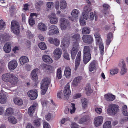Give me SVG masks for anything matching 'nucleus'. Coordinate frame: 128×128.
<instances>
[{"label":"nucleus","mask_w":128,"mask_h":128,"mask_svg":"<svg viewBox=\"0 0 128 128\" xmlns=\"http://www.w3.org/2000/svg\"><path fill=\"white\" fill-rule=\"evenodd\" d=\"M72 38L75 40L72 41V46L71 52L72 58L74 60L75 58L79 48V43L80 39V36L79 34H76L72 36Z\"/></svg>","instance_id":"nucleus-1"},{"label":"nucleus","mask_w":128,"mask_h":128,"mask_svg":"<svg viewBox=\"0 0 128 128\" xmlns=\"http://www.w3.org/2000/svg\"><path fill=\"white\" fill-rule=\"evenodd\" d=\"M91 53L90 47L88 46H85L84 49V64H87L90 60Z\"/></svg>","instance_id":"nucleus-2"},{"label":"nucleus","mask_w":128,"mask_h":128,"mask_svg":"<svg viewBox=\"0 0 128 128\" xmlns=\"http://www.w3.org/2000/svg\"><path fill=\"white\" fill-rule=\"evenodd\" d=\"M50 78L46 77L42 79L41 81L42 85L41 88L42 90L41 94L43 95L44 94L48 87V85L50 82Z\"/></svg>","instance_id":"nucleus-3"},{"label":"nucleus","mask_w":128,"mask_h":128,"mask_svg":"<svg viewBox=\"0 0 128 128\" xmlns=\"http://www.w3.org/2000/svg\"><path fill=\"white\" fill-rule=\"evenodd\" d=\"M94 36L96 40V44L99 45L100 54L102 55L104 52V48L103 43L100 37V35L99 33L97 32L94 34Z\"/></svg>","instance_id":"nucleus-4"},{"label":"nucleus","mask_w":128,"mask_h":128,"mask_svg":"<svg viewBox=\"0 0 128 128\" xmlns=\"http://www.w3.org/2000/svg\"><path fill=\"white\" fill-rule=\"evenodd\" d=\"M119 110V106L117 104H111L108 106L107 111L110 114L115 115L117 113Z\"/></svg>","instance_id":"nucleus-5"},{"label":"nucleus","mask_w":128,"mask_h":128,"mask_svg":"<svg viewBox=\"0 0 128 128\" xmlns=\"http://www.w3.org/2000/svg\"><path fill=\"white\" fill-rule=\"evenodd\" d=\"M12 30L14 33L18 34L20 32V28L18 22L15 20H13L11 22Z\"/></svg>","instance_id":"nucleus-6"},{"label":"nucleus","mask_w":128,"mask_h":128,"mask_svg":"<svg viewBox=\"0 0 128 128\" xmlns=\"http://www.w3.org/2000/svg\"><path fill=\"white\" fill-rule=\"evenodd\" d=\"M60 27L62 30L66 28L69 29L70 27V24L68 20L64 18H61L60 20Z\"/></svg>","instance_id":"nucleus-7"},{"label":"nucleus","mask_w":128,"mask_h":128,"mask_svg":"<svg viewBox=\"0 0 128 128\" xmlns=\"http://www.w3.org/2000/svg\"><path fill=\"white\" fill-rule=\"evenodd\" d=\"M63 92L64 93V99L68 100L71 93L69 83H67L65 86Z\"/></svg>","instance_id":"nucleus-8"},{"label":"nucleus","mask_w":128,"mask_h":128,"mask_svg":"<svg viewBox=\"0 0 128 128\" xmlns=\"http://www.w3.org/2000/svg\"><path fill=\"white\" fill-rule=\"evenodd\" d=\"M83 42L89 44H92L93 41L92 37L90 35H83L82 37Z\"/></svg>","instance_id":"nucleus-9"},{"label":"nucleus","mask_w":128,"mask_h":128,"mask_svg":"<svg viewBox=\"0 0 128 128\" xmlns=\"http://www.w3.org/2000/svg\"><path fill=\"white\" fill-rule=\"evenodd\" d=\"M49 29L48 34L50 35L56 34L59 32L57 27L54 25H52L49 28Z\"/></svg>","instance_id":"nucleus-10"},{"label":"nucleus","mask_w":128,"mask_h":128,"mask_svg":"<svg viewBox=\"0 0 128 128\" xmlns=\"http://www.w3.org/2000/svg\"><path fill=\"white\" fill-rule=\"evenodd\" d=\"M14 76V75L9 73L4 74L2 76V80L4 82H9L12 77Z\"/></svg>","instance_id":"nucleus-11"},{"label":"nucleus","mask_w":128,"mask_h":128,"mask_svg":"<svg viewBox=\"0 0 128 128\" xmlns=\"http://www.w3.org/2000/svg\"><path fill=\"white\" fill-rule=\"evenodd\" d=\"M91 9L88 6H85L84 7V10L82 12V15L83 18L85 19H88L90 13L89 12Z\"/></svg>","instance_id":"nucleus-12"},{"label":"nucleus","mask_w":128,"mask_h":128,"mask_svg":"<svg viewBox=\"0 0 128 128\" xmlns=\"http://www.w3.org/2000/svg\"><path fill=\"white\" fill-rule=\"evenodd\" d=\"M103 118L102 116H98L95 117L94 119V124L96 126H100L102 124Z\"/></svg>","instance_id":"nucleus-13"},{"label":"nucleus","mask_w":128,"mask_h":128,"mask_svg":"<svg viewBox=\"0 0 128 128\" xmlns=\"http://www.w3.org/2000/svg\"><path fill=\"white\" fill-rule=\"evenodd\" d=\"M18 66L17 62L15 60L11 61L8 64V68L10 70H14Z\"/></svg>","instance_id":"nucleus-14"},{"label":"nucleus","mask_w":128,"mask_h":128,"mask_svg":"<svg viewBox=\"0 0 128 128\" xmlns=\"http://www.w3.org/2000/svg\"><path fill=\"white\" fill-rule=\"evenodd\" d=\"M37 91L36 90L34 91L31 90L28 92V94L31 100H34L36 99L38 96Z\"/></svg>","instance_id":"nucleus-15"},{"label":"nucleus","mask_w":128,"mask_h":128,"mask_svg":"<svg viewBox=\"0 0 128 128\" xmlns=\"http://www.w3.org/2000/svg\"><path fill=\"white\" fill-rule=\"evenodd\" d=\"M98 65V63L96 60H94L92 61L89 66L88 68L89 71L92 72L95 70Z\"/></svg>","instance_id":"nucleus-16"},{"label":"nucleus","mask_w":128,"mask_h":128,"mask_svg":"<svg viewBox=\"0 0 128 128\" xmlns=\"http://www.w3.org/2000/svg\"><path fill=\"white\" fill-rule=\"evenodd\" d=\"M7 98L4 92L2 91L0 92V103L3 104L5 103L7 101Z\"/></svg>","instance_id":"nucleus-17"},{"label":"nucleus","mask_w":128,"mask_h":128,"mask_svg":"<svg viewBox=\"0 0 128 128\" xmlns=\"http://www.w3.org/2000/svg\"><path fill=\"white\" fill-rule=\"evenodd\" d=\"M38 104L36 103H34L32 105L28 108V112L30 115H31L34 112L36 107L38 105Z\"/></svg>","instance_id":"nucleus-18"},{"label":"nucleus","mask_w":128,"mask_h":128,"mask_svg":"<svg viewBox=\"0 0 128 128\" xmlns=\"http://www.w3.org/2000/svg\"><path fill=\"white\" fill-rule=\"evenodd\" d=\"M71 106L70 108H67L65 109L64 112L66 114H68L70 110V113L72 114L76 110L75 104L73 103H71Z\"/></svg>","instance_id":"nucleus-19"},{"label":"nucleus","mask_w":128,"mask_h":128,"mask_svg":"<svg viewBox=\"0 0 128 128\" xmlns=\"http://www.w3.org/2000/svg\"><path fill=\"white\" fill-rule=\"evenodd\" d=\"M54 54L56 59H59L60 57L62 54L61 50L59 48H56L54 51Z\"/></svg>","instance_id":"nucleus-20"},{"label":"nucleus","mask_w":128,"mask_h":128,"mask_svg":"<svg viewBox=\"0 0 128 128\" xmlns=\"http://www.w3.org/2000/svg\"><path fill=\"white\" fill-rule=\"evenodd\" d=\"M11 44L10 43H6L4 46V49L5 52L6 53H9L11 50Z\"/></svg>","instance_id":"nucleus-21"},{"label":"nucleus","mask_w":128,"mask_h":128,"mask_svg":"<svg viewBox=\"0 0 128 128\" xmlns=\"http://www.w3.org/2000/svg\"><path fill=\"white\" fill-rule=\"evenodd\" d=\"M122 64V67L120 73L121 74L123 75L127 71V69L126 68V66L124 61L123 60L118 65L120 66H121Z\"/></svg>","instance_id":"nucleus-22"},{"label":"nucleus","mask_w":128,"mask_h":128,"mask_svg":"<svg viewBox=\"0 0 128 128\" xmlns=\"http://www.w3.org/2000/svg\"><path fill=\"white\" fill-rule=\"evenodd\" d=\"M48 41L50 44H53L56 46H58L60 44V41L56 38H50Z\"/></svg>","instance_id":"nucleus-23"},{"label":"nucleus","mask_w":128,"mask_h":128,"mask_svg":"<svg viewBox=\"0 0 128 128\" xmlns=\"http://www.w3.org/2000/svg\"><path fill=\"white\" fill-rule=\"evenodd\" d=\"M20 63L22 65H24L26 62H28L29 60L27 57L26 56H21L20 58Z\"/></svg>","instance_id":"nucleus-24"},{"label":"nucleus","mask_w":128,"mask_h":128,"mask_svg":"<svg viewBox=\"0 0 128 128\" xmlns=\"http://www.w3.org/2000/svg\"><path fill=\"white\" fill-rule=\"evenodd\" d=\"M82 79V78L80 76H78L76 77L74 79L72 83V86L74 87L77 86L78 83L80 82Z\"/></svg>","instance_id":"nucleus-25"},{"label":"nucleus","mask_w":128,"mask_h":128,"mask_svg":"<svg viewBox=\"0 0 128 128\" xmlns=\"http://www.w3.org/2000/svg\"><path fill=\"white\" fill-rule=\"evenodd\" d=\"M42 59L45 62L50 64L52 62V59L48 56L44 55L42 57Z\"/></svg>","instance_id":"nucleus-26"},{"label":"nucleus","mask_w":128,"mask_h":128,"mask_svg":"<svg viewBox=\"0 0 128 128\" xmlns=\"http://www.w3.org/2000/svg\"><path fill=\"white\" fill-rule=\"evenodd\" d=\"M14 113L13 109L11 108H7L6 110L5 115L6 116H10L12 115Z\"/></svg>","instance_id":"nucleus-27"},{"label":"nucleus","mask_w":128,"mask_h":128,"mask_svg":"<svg viewBox=\"0 0 128 128\" xmlns=\"http://www.w3.org/2000/svg\"><path fill=\"white\" fill-rule=\"evenodd\" d=\"M38 77L36 73V70H33L31 72V78L34 81L36 82L38 80Z\"/></svg>","instance_id":"nucleus-28"},{"label":"nucleus","mask_w":128,"mask_h":128,"mask_svg":"<svg viewBox=\"0 0 128 128\" xmlns=\"http://www.w3.org/2000/svg\"><path fill=\"white\" fill-rule=\"evenodd\" d=\"M44 4V2L42 0H39L35 4V8L37 10H40L41 6Z\"/></svg>","instance_id":"nucleus-29"},{"label":"nucleus","mask_w":128,"mask_h":128,"mask_svg":"<svg viewBox=\"0 0 128 128\" xmlns=\"http://www.w3.org/2000/svg\"><path fill=\"white\" fill-rule=\"evenodd\" d=\"M18 79L14 75V76L12 77L11 79L10 80L9 82L12 86L16 85L18 82Z\"/></svg>","instance_id":"nucleus-30"},{"label":"nucleus","mask_w":128,"mask_h":128,"mask_svg":"<svg viewBox=\"0 0 128 128\" xmlns=\"http://www.w3.org/2000/svg\"><path fill=\"white\" fill-rule=\"evenodd\" d=\"M38 28L40 30L44 31L46 30L47 27L44 24L42 23H40L38 24Z\"/></svg>","instance_id":"nucleus-31"},{"label":"nucleus","mask_w":128,"mask_h":128,"mask_svg":"<svg viewBox=\"0 0 128 128\" xmlns=\"http://www.w3.org/2000/svg\"><path fill=\"white\" fill-rule=\"evenodd\" d=\"M44 67L46 70L49 73H52L54 71V68L51 66L47 65H45L44 66Z\"/></svg>","instance_id":"nucleus-32"},{"label":"nucleus","mask_w":128,"mask_h":128,"mask_svg":"<svg viewBox=\"0 0 128 128\" xmlns=\"http://www.w3.org/2000/svg\"><path fill=\"white\" fill-rule=\"evenodd\" d=\"M71 70L69 67L66 68L64 70V74L67 78L69 77L71 75Z\"/></svg>","instance_id":"nucleus-33"},{"label":"nucleus","mask_w":128,"mask_h":128,"mask_svg":"<svg viewBox=\"0 0 128 128\" xmlns=\"http://www.w3.org/2000/svg\"><path fill=\"white\" fill-rule=\"evenodd\" d=\"M105 96L108 101H113L115 99L114 96L111 94H106Z\"/></svg>","instance_id":"nucleus-34"},{"label":"nucleus","mask_w":128,"mask_h":128,"mask_svg":"<svg viewBox=\"0 0 128 128\" xmlns=\"http://www.w3.org/2000/svg\"><path fill=\"white\" fill-rule=\"evenodd\" d=\"M34 124L35 126L39 127L41 125L42 123V120L40 118H38L34 121Z\"/></svg>","instance_id":"nucleus-35"},{"label":"nucleus","mask_w":128,"mask_h":128,"mask_svg":"<svg viewBox=\"0 0 128 128\" xmlns=\"http://www.w3.org/2000/svg\"><path fill=\"white\" fill-rule=\"evenodd\" d=\"M90 32V28L88 27H85L82 29V32L83 34H89Z\"/></svg>","instance_id":"nucleus-36"},{"label":"nucleus","mask_w":128,"mask_h":128,"mask_svg":"<svg viewBox=\"0 0 128 128\" xmlns=\"http://www.w3.org/2000/svg\"><path fill=\"white\" fill-rule=\"evenodd\" d=\"M67 6V4L66 1L65 0H62L60 2V7L62 9H64Z\"/></svg>","instance_id":"nucleus-37"},{"label":"nucleus","mask_w":128,"mask_h":128,"mask_svg":"<svg viewBox=\"0 0 128 128\" xmlns=\"http://www.w3.org/2000/svg\"><path fill=\"white\" fill-rule=\"evenodd\" d=\"M79 13L78 10L77 9H74L72 10L71 14L73 17L76 18L78 16Z\"/></svg>","instance_id":"nucleus-38"},{"label":"nucleus","mask_w":128,"mask_h":128,"mask_svg":"<svg viewBox=\"0 0 128 128\" xmlns=\"http://www.w3.org/2000/svg\"><path fill=\"white\" fill-rule=\"evenodd\" d=\"M5 22L2 20H0V30H4L6 28Z\"/></svg>","instance_id":"nucleus-39"},{"label":"nucleus","mask_w":128,"mask_h":128,"mask_svg":"<svg viewBox=\"0 0 128 128\" xmlns=\"http://www.w3.org/2000/svg\"><path fill=\"white\" fill-rule=\"evenodd\" d=\"M14 102L16 104L19 106L22 105L23 103L22 100L19 98H16L14 99Z\"/></svg>","instance_id":"nucleus-40"},{"label":"nucleus","mask_w":128,"mask_h":128,"mask_svg":"<svg viewBox=\"0 0 128 128\" xmlns=\"http://www.w3.org/2000/svg\"><path fill=\"white\" fill-rule=\"evenodd\" d=\"M8 120L10 122L14 124H16L17 122L16 119L14 116L8 117Z\"/></svg>","instance_id":"nucleus-41"},{"label":"nucleus","mask_w":128,"mask_h":128,"mask_svg":"<svg viewBox=\"0 0 128 128\" xmlns=\"http://www.w3.org/2000/svg\"><path fill=\"white\" fill-rule=\"evenodd\" d=\"M63 41L64 42L63 44V46L65 48H68L69 45L70 40L69 39H64Z\"/></svg>","instance_id":"nucleus-42"},{"label":"nucleus","mask_w":128,"mask_h":128,"mask_svg":"<svg viewBox=\"0 0 128 128\" xmlns=\"http://www.w3.org/2000/svg\"><path fill=\"white\" fill-rule=\"evenodd\" d=\"M50 23L52 24H55L57 23L58 21V18H52L50 17Z\"/></svg>","instance_id":"nucleus-43"},{"label":"nucleus","mask_w":128,"mask_h":128,"mask_svg":"<svg viewBox=\"0 0 128 128\" xmlns=\"http://www.w3.org/2000/svg\"><path fill=\"white\" fill-rule=\"evenodd\" d=\"M38 46L42 50H45L47 48L45 44L43 42L39 43Z\"/></svg>","instance_id":"nucleus-44"},{"label":"nucleus","mask_w":128,"mask_h":128,"mask_svg":"<svg viewBox=\"0 0 128 128\" xmlns=\"http://www.w3.org/2000/svg\"><path fill=\"white\" fill-rule=\"evenodd\" d=\"M127 106L126 105L123 106L122 108V111L123 114L126 116H128V112L126 110Z\"/></svg>","instance_id":"nucleus-45"},{"label":"nucleus","mask_w":128,"mask_h":128,"mask_svg":"<svg viewBox=\"0 0 128 128\" xmlns=\"http://www.w3.org/2000/svg\"><path fill=\"white\" fill-rule=\"evenodd\" d=\"M104 128H111V122L108 121L106 122L104 124Z\"/></svg>","instance_id":"nucleus-46"},{"label":"nucleus","mask_w":128,"mask_h":128,"mask_svg":"<svg viewBox=\"0 0 128 128\" xmlns=\"http://www.w3.org/2000/svg\"><path fill=\"white\" fill-rule=\"evenodd\" d=\"M56 76L57 77L58 79H60L61 78L62 71L60 68L58 69L56 73Z\"/></svg>","instance_id":"nucleus-47"},{"label":"nucleus","mask_w":128,"mask_h":128,"mask_svg":"<svg viewBox=\"0 0 128 128\" xmlns=\"http://www.w3.org/2000/svg\"><path fill=\"white\" fill-rule=\"evenodd\" d=\"M118 72V69L117 68L112 69L110 70L111 74L114 75L117 74Z\"/></svg>","instance_id":"nucleus-48"},{"label":"nucleus","mask_w":128,"mask_h":128,"mask_svg":"<svg viewBox=\"0 0 128 128\" xmlns=\"http://www.w3.org/2000/svg\"><path fill=\"white\" fill-rule=\"evenodd\" d=\"M80 59H78L77 58H76V62H75V70H76L77 69L78 67L79 66L80 63Z\"/></svg>","instance_id":"nucleus-49"},{"label":"nucleus","mask_w":128,"mask_h":128,"mask_svg":"<svg viewBox=\"0 0 128 128\" xmlns=\"http://www.w3.org/2000/svg\"><path fill=\"white\" fill-rule=\"evenodd\" d=\"M87 116H85L83 117L80 120L79 123L80 124H82L83 123L86 122L87 120Z\"/></svg>","instance_id":"nucleus-50"},{"label":"nucleus","mask_w":128,"mask_h":128,"mask_svg":"<svg viewBox=\"0 0 128 128\" xmlns=\"http://www.w3.org/2000/svg\"><path fill=\"white\" fill-rule=\"evenodd\" d=\"M82 102V106L84 108L87 105V101L85 98H82L81 99Z\"/></svg>","instance_id":"nucleus-51"},{"label":"nucleus","mask_w":128,"mask_h":128,"mask_svg":"<svg viewBox=\"0 0 128 128\" xmlns=\"http://www.w3.org/2000/svg\"><path fill=\"white\" fill-rule=\"evenodd\" d=\"M57 96L59 98H64V93L62 91H60L58 93Z\"/></svg>","instance_id":"nucleus-52"},{"label":"nucleus","mask_w":128,"mask_h":128,"mask_svg":"<svg viewBox=\"0 0 128 128\" xmlns=\"http://www.w3.org/2000/svg\"><path fill=\"white\" fill-rule=\"evenodd\" d=\"M3 37H4V42L8 40L10 37V36L7 34H3Z\"/></svg>","instance_id":"nucleus-53"},{"label":"nucleus","mask_w":128,"mask_h":128,"mask_svg":"<svg viewBox=\"0 0 128 128\" xmlns=\"http://www.w3.org/2000/svg\"><path fill=\"white\" fill-rule=\"evenodd\" d=\"M28 22L30 26H32L34 24L35 22L34 19L31 17L28 20Z\"/></svg>","instance_id":"nucleus-54"},{"label":"nucleus","mask_w":128,"mask_h":128,"mask_svg":"<svg viewBox=\"0 0 128 128\" xmlns=\"http://www.w3.org/2000/svg\"><path fill=\"white\" fill-rule=\"evenodd\" d=\"M71 127V128H79V126L74 122L72 123Z\"/></svg>","instance_id":"nucleus-55"},{"label":"nucleus","mask_w":128,"mask_h":128,"mask_svg":"<svg viewBox=\"0 0 128 128\" xmlns=\"http://www.w3.org/2000/svg\"><path fill=\"white\" fill-rule=\"evenodd\" d=\"M41 103L42 106L44 107H46L48 104L49 102L46 100H44L42 101Z\"/></svg>","instance_id":"nucleus-56"},{"label":"nucleus","mask_w":128,"mask_h":128,"mask_svg":"<svg viewBox=\"0 0 128 128\" xmlns=\"http://www.w3.org/2000/svg\"><path fill=\"white\" fill-rule=\"evenodd\" d=\"M26 34L27 35L28 37L29 38H33V35L31 33L30 31L28 30L26 32Z\"/></svg>","instance_id":"nucleus-57"},{"label":"nucleus","mask_w":128,"mask_h":128,"mask_svg":"<svg viewBox=\"0 0 128 128\" xmlns=\"http://www.w3.org/2000/svg\"><path fill=\"white\" fill-rule=\"evenodd\" d=\"M81 96L80 94L79 93H77L74 94L73 98L74 99H76L80 98Z\"/></svg>","instance_id":"nucleus-58"},{"label":"nucleus","mask_w":128,"mask_h":128,"mask_svg":"<svg viewBox=\"0 0 128 128\" xmlns=\"http://www.w3.org/2000/svg\"><path fill=\"white\" fill-rule=\"evenodd\" d=\"M80 24L82 26H84L86 24V22L85 20L82 18H81L80 19Z\"/></svg>","instance_id":"nucleus-59"},{"label":"nucleus","mask_w":128,"mask_h":128,"mask_svg":"<svg viewBox=\"0 0 128 128\" xmlns=\"http://www.w3.org/2000/svg\"><path fill=\"white\" fill-rule=\"evenodd\" d=\"M29 4H26L24 5L23 10H27L29 9L28 6Z\"/></svg>","instance_id":"nucleus-60"},{"label":"nucleus","mask_w":128,"mask_h":128,"mask_svg":"<svg viewBox=\"0 0 128 128\" xmlns=\"http://www.w3.org/2000/svg\"><path fill=\"white\" fill-rule=\"evenodd\" d=\"M95 111L98 113L100 114L102 112V110L101 108H95Z\"/></svg>","instance_id":"nucleus-61"},{"label":"nucleus","mask_w":128,"mask_h":128,"mask_svg":"<svg viewBox=\"0 0 128 128\" xmlns=\"http://www.w3.org/2000/svg\"><path fill=\"white\" fill-rule=\"evenodd\" d=\"M113 34L112 33L109 32L107 35V38L112 39L113 37Z\"/></svg>","instance_id":"nucleus-62"},{"label":"nucleus","mask_w":128,"mask_h":128,"mask_svg":"<svg viewBox=\"0 0 128 128\" xmlns=\"http://www.w3.org/2000/svg\"><path fill=\"white\" fill-rule=\"evenodd\" d=\"M49 126L50 125L48 123L45 122H44L43 126L44 128H50Z\"/></svg>","instance_id":"nucleus-63"},{"label":"nucleus","mask_w":128,"mask_h":128,"mask_svg":"<svg viewBox=\"0 0 128 128\" xmlns=\"http://www.w3.org/2000/svg\"><path fill=\"white\" fill-rule=\"evenodd\" d=\"M51 114L50 113L48 114L46 116V120H49L51 118Z\"/></svg>","instance_id":"nucleus-64"}]
</instances>
